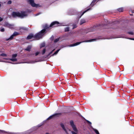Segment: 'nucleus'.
Wrapping results in <instances>:
<instances>
[{"instance_id": "obj_34", "label": "nucleus", "mask_w": 134, "mask_h": 134, "mask_svg": "<svg viewBox=\"0 0 134 134\" xmlns=\"http://www.w3.org/2000/svg\"><path fill=\"white\" fill-rule=\"evenodd\" d=\"M41 14V13H39L36 14L35 15V16H37L38 15H39V14Z\"/></svg>"}, {"instance_id": "obj_18", "label": "nucleus", "mask_w": 134, "mask_h": 134, "mask_svg": "<svg viewBox=\"0 0 134 134\" xmlns=\"http://www.w3.org/2000/svg\"><path fill=\"white\" fill-rule=\"evenodd\" d=\"M68 14L69 15H72L74 14L73 12V10H70L69 12V13H68Z\"/></svg>"}, {"instance_id": "obj_31", "label": "nucleus", "mask_w": 134, "mask_h": 134, "mask_svg": "<svg viewBox=\"0 0 134 134\" xmlns=\"http://www.w3.org/2000/svg\"><path fill=\"white\" fill-rule=\"evenodd\" d=\"M39 53H40L39 52H36L35 53V56H37L39 54Z\"/></svg>"}, {"instance_id": "obj_39", "label": "nucleus", "mask_w": 134, "mask_h": 134, "mask_svg": "<svg viewBox=\"0 0 134 134\" xmlns=\"http://www.w3.org/2000/svg\"><path fill=\"white\" fill-rule=\"evenodd\" d=\"M46 134H49L48 133H46Z\"/></svg>"}, {"instance_id": "obj_30", "label": "nucleus", "mask_w": 134, "mask_h": 134, "mask_svg": "<svg viewBox=\"0 0 134 134\" xmlns=\"http://www.w3.org/2000/svg\"><path fill=\"white\" fill-rule=\"evenodd\" d=\"M0 31L1 32H3L4 31V28H2L0 29Z\"/></svg>"}, {"instance_id": "obj_19", "label": "nucleus", "mask_w": 134, "mask_h": 134, "mask_svg": "<svg viewBox=\"0 0 134 134\" xmlns=\"http://www.w3.org/2000/svg\"><path fill=\"white\" fill-rule=\"evenodd\" d=\"M60 50V49H58L56 51H55L53 54L52 55V56H54V55H56V54H57L59 51Z\"/></svg>"}, {"instance_id": "obj_32", "label": "nucleus", "mask_w": 134, "mask_h": 134, "mask_svg": "<svg viewBox=\"0 0 134 134\" xmlns=\"http://www.w3.org/2000/svg\"><path fill=\"white\" fill-rule=\"evenodd\" d=\"M12 3V1H9L8 2V4H10Z\"/></svg>"}, {"instance_id": "obj_13", "label": "nucleus", "mask_w": 134, "mask_h": 134, "mask_svg": "<svg viewBox=\"0 0 134 134\" xmlns=\"http://www.w3.org/2000/svg\"><path fill=\"white\" fill-rule=\"evenodd\" d=\"M20 30L21 32H23L27 30V29L24 27H21L20 28Z\"/></svg>"}, {"instance_id": "obj_5", "label": "nucleus", "mask_w": 134, "mask_h": 134, "mask_svg": "<svg viewBox=\"0 0 134 134\" xmlns=\"http://www.w3.org/2000/svg\"><path fill=\"white\" fill-rule=\"evenodd\" d=\"M70 124L72 129L74 131H71L72 134H77L78 130L76 126L74 124L73 121L71 120L70 122Z\"/></svg>"}, {"instance_id": "obj_42", "label": "nucleus", "mask_w": 134, "mask_h": 134, "mask_svg": "<svg viewBox=\"0 0 134 134\" xmlns=\"http://www.w3.org/2000/svg\"><path fill=\"white\" fill-rule=\"evenodd\" d=\"M1 131L0 130V132Z\"/></svg>"}, {"instance_id": "obj_26", "label": "nucleus", "mask_w": 134, "mask_h": 134, "mask_svg": "<svg viewBox=\"0 0 134 134\" xmlns=\"http://www.w3.org/2000/svg\"><path fill=\"white\" fill-rule=\"evenodd\" d=\"M72 26H73L72 29H74L76 28V27H77V26L76 24H73L72 25Z\"/></svg>"}, {"instance_id": "obj_40", "label": "nucleus", "mask_w": 134, "mask_h": 134, "mask_svg": "<svg viewBox=\"0 0 134 134\" xmlns=\"http://www.w3.org/2000/svg\"><path fill=\"white\" fill-rule=\"evenodd\" d=\"M78 22V20L77 21L76 23V24H77Z\"/></svg>"}, {"instance_id": "obj_14", "label": "nucleus", "mask_w": 134, "mask_h": 134, "mask_svg": "<svg viewBox=\"0 0 134 134\" xmlns=\"http://www.w3.org/2000/svg\"><path fill=\"white\" fill-rule=\"evenodd\" d=\"M58 114H54L51 116H50L47 119V120H49L50 119H52V118H54L55 116H57V115H58Z\"/></svg>"}, {"instance_id": "obj_38", "label": "nucleus", "mask_w": 134, "mask_h": 134, "mask_svg": "<svg viewBox=\"0 0 134 134\" xmlns=\"http://www.w3.org/2000/svg\"><path fill=\"white\" fill-rule=\"evenodd\" d=\"M1 3L0 2V7H1Z\"/></svg>"}, {"instance_id": "obj_22", "label": "nucleus", "mask_w": 134, "mask_h": 134, "mask_svg": "<svg viewBox=\"0 0 134 134\" xmlns=\"http://www.w3.org/2000/svg\"><path fill=\"white\" fill-rule=\"evenodd\" d=\"M69 27H67L65 28V31L66 32L68 31H69Z\"/></svg>"}, {"instance_id": "obj_28", "label": "nucleus", "mask_w": 134, "mask_h": 134, "mask_svg": "<svg viewBox=\"0 0 134 134\" xmlns=\"http://www.w3.org/2000/svg\"><path fill=\"white\" fill-rule=\"evenodd\" d=\"M55 50V49H53L52 51L50 52L48 55V56L49 55L51 54L53 52V51Z\"/></svg>"}, {"instance_id": "obj_15", "label": "nucleus", "mask_w": 134, "mask_h": 134, "mask_svg": "<svg viewBox=\"0 0 134 134\" xmlns=\"http://www.w3.org/2000/svg\"><path fill=\"white\" fill-rule=\"evenodd\" d=\"M32 47V46L31 45H29L25 49V50L28 51H30V49Z\"/></svg>"}, {"instance_id": "obj_10", "label": "nucleus", "mask_w": 134, "mask_h": 134, "mask_svg": "<svg viewBox=\"0 0 134 134\" xmlns=\"http://www.w3.org/2000/svg\"><path fill=\"white\" fill-rule=\"evenodd\" d=\"M19 33L18 32H15L9 38L7 39V40H11L13 38L14 36L17 35Z\"/></svg>"}, {"instance_id": "obj_1", "label": "nucleus", "mask_w": 134, "mask_h": 134, "mask_svg": "<svg viewBox=\"0 0 134 134\" xmlns=\"http://www.w3.org/2000/svg\"><path fill=\"white\" fill-rule=\"evenodd\" d=\"M27 14L26 12L23 11L20 13L18 12H13L12 13V16L14 17H20L23 18L24 17L26 16Z\"/></svg>"}, {"instance_id": "obj_25", "label": "nucleus", "mask_w": 134, "mask_h": 134, "mask_svg": "<svg viewBox=\"0 0 134 134\" xmlns=\"http://www.w3.org/2000/svg\"><path fill=\"white\" fill-rule=\"evenodd\" d=\"M59 38H58L56 39L54 41V42L56 43V42H57L58 41H59Z\"/></svg>"}, {"instance_id": "obj_2", "label": "nucleus", "mask_w": 134, "mask_h": 134, "mask_svg": "<svg viewBox=\"0 0 134 134\" xmlns=\"http://www.w3.org/2000/svg\"><path fill=\"white\" fill-rule=\"evenodd\" d=\"M24 61L22 63H34L37 62H42L44 60L43 59H24Z\"/></svg>"}, {"instance_id": "obj_9", "label": "nucleus", "mask_w": 134, "mask_h": 134, "mask_svg": "<svg viewBox=\"0 0 134 134\" xmlns=\"http://www.w3.org/2000/svg\"><path fill=\"white\" fill-rule=\"evenodd\" d=\"M4 25L5 26L8 27L11 29L13 28L14 27V25L10 24L7 22H5V23Z\"/></svg>"}, {"instance_id": "obj_12", "label": "nucleus", "mask_w": 134, "mask_h": 134, "mask_svg": "<svg viewBox=\"0 0 134 134\" xmlns=\"http://www.w3.org/2000/svg\"><path fill=\"white\" fill-rule=\"evenodd\" d=\"M61 127H62V128H63V130L65 132V133L67 134H68V131H70V130H69L68 129L65 128V127H64V125L63 124H61Z\"/></svg>"}, {"instance_id": "obj_3", "label": "nucleus", "mask_w": 134, "mask_h": 134, "mask_svg": "<svg viewBox=\"0 0 134 134\" xmlns=\"http://www.w3.org/2000/svg\"><path fill=\"white\" fill-rule=\"evenodd\" d=\"M45 31V29H43L40 32L35 35L34 36V37L37 40L39 39L40 38H41L44 35Z\"/></svg>"}, {"instance_id": "obj_24", "label": "nucleus", "mask_w": 134, "mask_h": 134, "mask_svg": "<svg viewBox=\"0 0 134 134\" xmlns=\"http://www.w3.org/2000/svg\"><path fill=\"white\" fill-rule=\"evenodd\" d=\"M17 55V54H13L12 55V58H15L16 57Z\"/></svg>"}, {"instance_id": "obj_17", "label": "nucleus", "mask_w": 134, "mask_h": 134, "mask_svg": "<svg viewBox=\"0 0 134 134\" xmlns=\"http://www.w3.org/2000/svg\"><path fill=\"white\" fill-rule=\"evenodd\" d=\"M86 22V21L84 19H81L80 21V25H81Z\"/></svg>"}, {"instance_id": "obj_21", "label": "nucleus", "mask_w": 134, "mask_h": 134, "mask_svg": "<svg viewBox=\"0 0 134 134\" xmlns=\"http://www.w3.org/2000/svg\"><path fill=\"white\" fill-rule=\"evenodd\" d=\"M93 130L96 134H99L98 131L97 130L95 129H93Z\"/></svg>"}, {"instance_id": "obj_41", "label": "nucleus", "mask_w": 134, "mask_h": 134, "mask_svg": "<svg viewBox=\"0 0 134 134\" xmlns=\"http://www.w3.org/2000/svg\"><path fill=\"white\" fill-rule=\"evenodd\" d=\"M31 12V11H29V12Z\"/></svg>"}, {"instance_id": "obj_35", "label": "nucleus", "mask_w": 134, "mask_h": 134, "mask_svg": "<svg viewBox=\"0 0 134 134\" xmlns=\"http://www.w3.org/2000/svg\"><path fill=\"white\" fill-rule=\"evenodd\" d=\"M87 122H88L90 124H91V123L88 120H87Z\"/></svg>"}, {"instance_id": "obj_36", "label": "nucleus", "mask_w": 134, "mask_h": 134, "mask_svg": "<svg viewBox=\"0 0 134 134\" xmlns=\"http://www.w3.org/2000/svg\"><path fill=\"white\" fill-rule=\"evenodd\" d=\"M2 20H3L2 18L0 17V21H2Z\"/></svg>"}, {"instance_id": "obj_11", "label": "nucleus", "mask_w": 134, "mask_h": 134, "mask_svg": "<svg viewBox=\"0 0 134 134\" xmlns=\"http://www.w3.org/2000/svg\"><path fill=\"white\" fill-rule=\"evenodd\" d=\"M59 24V23L57 21H54L52 22L51 24H50L49 27H46V28H49V27H52V26L53 25H55V26H58V25Z\"/></svg>"}, {"instance_id": "obj_29", "label": "nucleus", "mask_w": 134, "mask_h": 134, "mask_svg": "<svg viewBox=\"0 0 134 134\" xmlns=\"http://www.w3.org/2000/svg\"><path fill=\"white\" fill-rule=\"evenodd\" d=\"M46 49H44L42 51V54H44L46 52Z\"/></svg>"}, {"instance_id": "obj_23", "label": "nucleus", "mask_w": 134, "mask_h": 134, "mask_svg": "<svg viewBox=\"0 0 134 134\" xmlns=\"http://www.w3.org/2000/svg\"><path fill=\"white\" fill-rule=\"evenodd\" d=\"M123 9L122 8H120L118 9V10L119 12H121L123 11Z\"/></svg>"}, {"instance_id": "obj_16", "label": "nucleus", "mask_w": 134, "mask_h": 134, "mask_svg": "<svg viewBox=\"0 0 134 134\" xmlns=\"http://www.w3.org/2000/svg\"><path fill=\"white\" fill-rule=\"evenodd\" d=\"M34 37V35L33 34H30L27 37V39L29 40L31 38Z\"/></svg>"}, {"instance_id": "obj_37", "label": "nucleus", "mask_w": 134, "mask_h": 134, "mask_svg": "<svg viewBox=\"0 0 134 134\" xmlns=\"http://www.w3.org/2000/svg\"><path fill=\"white\" fill-rule=\"evenodd\" d=\"M130 39L134 40V38H130Z\"/></svg>"}, {"instance_id": "obj_20", "label": "nucleus", "mask_w": 134, "mask_h": 134, "mask_svg": "<svg viewBox=\"0 0 134 134\" xmlns=\"http://www.w3.org/2000/svg\"><path fill=\"white\" fill-rule=\"evenodd\" d=\"M45 46V43L44 42H43L41 43L40 45V47L41 48L42 47H44Z\"/></svg>"}, {"instance_id": "obj_7", "label": "nucleus", "mask_w": 134, "mask_h": 134, "mask_svg": "<svg viewBox=\"0 0 134 134\" xmlns=\"http://www.w3.org/2000/svg\"><path fill=\"white\" fill-rule=\"evenodd\" d=\"M98 1V0H93L90 6L87 8V9L85 11H84L80 16L79 18H80L81 16L86 12L91 9L90 7H92L94 5L95 3H96Z\"/></svg>"}, {"instance_id": "obj_6", "label": "nucleus", "mask_w": 134, "mask_h": 134, "mask_svg": "<svg viewBox=\"0 0 134 134\" xmlns=\"http://www.w3.org/2000/svg\"><path fill=\"white\" fill-rule=\"evenodd\" d=\"M97 40V39H91L90 40H87V41H82V42H77L76 43L74 44L70 45L68 46L70 47H74V46H77V45L79 44H80L81 43H82V42H93V41H95Z\"/></svg>"}, {"instance_id": "obj_8", "label": "nucleus", "mask_w": 134, "mask_h": 134, "mask_svg": "<svg viewBox=\"0 0 134 134\" xmlns=\"http://www.w3.org/2000/svg\"><path fill=\"white\" fill-rule=\"evenodd\" d=\"M27 2L29 3L31 6L33 7H36V8L41 7L40 5L38 4H35L34 2V0H27Z\"/></svg>"}, {"instance_id": "obj_27", "label": "nucleus", "mask_w": 134, "mask_h": 134, "mask_svg": "<svg viewBox=\"0 0 134 134\" xmlns=\"http://www.w3.org/2000/svg\"><path fill=\"white\" fill-rule=\"evenodd\" d=\"M0 55L2 56L5 57L7 56V54L4 53H3L0 54Z\"/></svg>"}, {"instance_id": "obj_33", "label": "nucleus", "mask_w": 134, "mask_h": 134, "mask_svg": "<svg viewBox=\"0 0 134 134\" xmlns=\"http://www.w3.org/2000/svg\"><path fill=\"white\" fill-rule=\"evenodd\" d=\"M128 33L131 35H133V32H129Z\"/></svg>"}, {"instance_id": "obj_4", "label": "nucleus", "mask_w": 134, "mask_h": 134, "mask_svg": "<svg viewBox=\"0 0 134 134\" xmlns=\"http://www.w3.org/2000/svg\"><path fill=\"white\" fill-rule=\"evenodd\" d=\"M17 59H0V62L9 63L13 64H17L21 63H15L17 61Z\"/></svg>"}]
</instances>
